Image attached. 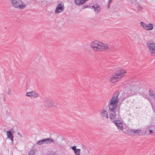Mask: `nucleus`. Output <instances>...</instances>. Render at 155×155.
Returning a JSON list of instances; mask_svg holds the SVG:
<instances>
[{
  "label": "nucleus",
  "mask_w": 155,
  "mask_h": 155,
  "mask_svg": "<svg viewBox=\"0 0 155 155\" xmlns=\"http://www.w3.org/2000/svg\"><path fill=\"white\" fill-rule=\"evenodd\" d=\"M54 143V141L51 138H48L41 140L38 141L37 144L38 145H41L44 144H48Z\"/></svg>",
  "instance_id": "7"
},
{
  "label": "nucleus",
  "mask_w": 155,
  "mask_h": 155,
  "mask_svg": "<svg viewBox=\"0 0 155 155\" xmlns=\"http://www.w3.org/2000/svg\"><path fill=\"white\" fill-rule=\"evenodd\" d=\"M76 146H74L71 147V149L74 151L75 155H80L81 149H76Z\"/></svg>",
  "instance_id": "15"
},
{
  "label": "nucleus",
  "mask_w": 155,
  "mask_h": 155,
  "mask_svg": "<svg viewBox=\"0 0 155 155\" xmlns=\"http://www.w3.org/2000/svg\"><path fill=\"white\" fill-rule=\"evenodd\" d=\"M119 80L115 73L110 77L109 80V81L111 83H115Z\"/></svg>",
  "instance_id": "12"
},
{
  "label": "nucleus",
  "mask_w": 155,
  "mask_h": 155,
  "mask_svg": "<svg viewBox=\"0 0 155 155\" xmlns=\"http://www.w3.org/2000/svg\"><path fill=\"white\" fill-rule=\"evenodd\" d=\"M119 94L118 92H117L111 97L108 103V107L110 112V118L111 120L119 117L120 109L117 107L119 101L118 97Z\"/></svg>",
  "instance_id": "1"
},
{
  "label": "nucleus",
  "mask_w": 155,
  "mask_h": 155,
  "mask_svg": "<svg viewBox=\"0 0 155 155\" xmlns=\"http://www.w3.org/2000/svg\"><path fill=\"white\" fill-rule=\"evenodd\" d=\"M7 94L8 95H12V90L11 89L8 88L7 92Z\"/></svg>",
  "instance_id": "24"
},
{
  "label": "nucleus",
  "mask_w": 155,
  "mask_h": 155,
  "mask_svg": "<svg viewBox=\"0 0 155 155\" xmlns=\"http://www.w3.org/2000/svg\"><path fill=\"white\" fill-rule=\"evenodd\" d=\"M91 48L95 51H101L109 49V46L106 44L97 40H95L90 44Z\"/></svg>",
  "instance_id": "2"
},
{
  "label": "nucleus",
  "mask_w": 155,
  "mask_h": 155,
  "mask_svg": "<svg viewBox=\"0 0 155 155\" xmlns=\"http://www.w3.org/2000/svg\"><path fill=\"white\" fill-rule=\"evenodd\" d=\"M115 73L118 77L119 80H120L123 77L127 75V72L125 69L121 68L116 71Z\"/></svg>",
  "instance_id": "4"
},
{
  "label": "nucleus",
  "mask_w": 155,
  "mask_h": 155,
  "mask_svg": "<svg viewBox=\"0 0 155 155\" xmlns=\"http://www.w3.org/2000/svg\"><path fill=\"white\" fill-rule=\"evenodd\" d=\"M132 3L134 5H136L137 4V2L136 0H127Z\"/></svg>",
  "instance_id": "23"
},
{
  "label": "nucleus",
  "mask_w": 155,
  "mask_h": 155,
  "mask_svg": "<svg viewBox=\"0 0 155 155\" xmlns=\"http://www.w3.org/2000/svg\"><path fill=\"white\" fill-rule=\"evenodd\" d=\"M92 8L94 9V11L97 13H98L101 10V8L97 4L94 5L92 6Z\"/></svg>",
  "instance_id": "16"
},
{
  "label": "nucleus",
  "mask_w": 155,
  "mask_h": 155,
  "mask_svg": "<svg viewBox=\"0 0 155 155\" xmlns=\"http://www.w3.org/2000/svg\"><path fill=\"white\" fill-rule=\"evenodd\" d=\"M36 150L35 149H32L28 152V155H36Z\"/></svg>",
  "instance_id": "22"
},
{
  "label": "nucleus",
  "mask_w": 155,
  "mask_h": 155,
  "mask_svg": "<svg viewBox=\"0 0 155 155\" xmlns=\"http://www.w3.org/2000/svg\"><path fill=\"white\" fill-rule=\"evenodd\" d=\"M149 95L155 100V94H154V92L151 90H150L149 91Z\"/></svg>",
  "instance_id": "21"
},
{
  "label": "nucleus",
  "mask_w": 155,
  "mask_h": 155,
  "mask_svg": "<svg viewBox=\"0 0 155 155\" xmlns=\"http://www.w3.org/2000/svg\"><path fill=\"white\" fill-rule=\"evenodd\" d=\"M140 24L144 29L147 31L151 30L153 28V25L151 23L146 24L143 22H141Z\"/></svg>",
  "instance_id": "8"
},
{
  "label": "nucleus",
  "mask_w": 155,
  "mask_h": 155,
  "mask_svg": "<svg viewBox=\"0 0 155 155\" xmlns=\"http://www.w3.org/2000/svg\"><path fill=\"white\" fill-rule=\"evenodd\" d=\"M64 9V6L63 3H60L58 4L55 10V13L58 14L63 12Z\"/></svg>",
  "instance_id": "10"
},
{
  "label": "nucleus",
  "mask_w": 155,
  "mask_h": 155,
  "mask_svg": "<svg viewBox=\"0 0 155 155\" xmlns=\"http://www.w3.org/2000/svg\"><path fill=\"white\" fill-rule=\"evenodd\" d=\"M137 91V87L134 85H131L129 89L128 90L127 94L129 96L134 95L135 94V92Z\"/></svg>",
  "instance_id": "11"
},
{
  "label": "nucleus",
  "mask_w": 155,
  "mask_h": 155,
  "mask_svg": "<svg viewBox=\"0 0 155 155\" xmlns=\"http://www.w3.org/2000/svg\"><path fill=\"white\" fill-rule=\"evenodd\" d=\"M88 0H75V3L78 5H80L85 3Z\"/></svg>",
  "instance_id": "17"
},
{
  "label": "nucleus",
  "mask_w": 155,
  "mask_h": 155,
  "mask_svg": "<svg viewBox=\"0 0 155 155\" xmlns=\"http://www.w3.org/2000/svg\"><path fill=\"white\" fill-rule=\"evenodd\" d=\"M113 121L114 122V123L117 126L118 130H123V124L121 121L120 120H115Z\"/></svg>",
  "instance_id": "13"
},
{
  "label": "nucleus",
  "mask_w": 155,
  "mask_h": 155,
  "mask_svg": "<svg viewBox=\"0 0 155 155\" xmlns=\"http://www.w3.org/2000/svg\"><path fill=\"white\" fill-rule=\"evenodd\" d=\"M112 0H109L108 3L107 5V8H108L110 7V5L111 3Z\"/></svg>",
  "instance_id": "25"
},
{
  "label": "nucleus",
  "mask_w": 155,
  "mask_h": 155,
  "mask_svg": "<svg viewBox=\"0 0 155 155\" xmlns=\"http://www.w3.org/2000/svg\"><path fill=\"white\" fill-rule=\"evenodd\" d=\"M143 96L144 97V98H145V97H146V96L145 95H144V94L143 95Z\"/></svg>",
  "instance_id": "30"
},
{
  "label": "nucleus",
  "mask_w": 155,
  "mask_h": 155,
  "mask_svg": "<svg viewBox=\"0 0 155 155\" xmlns=\"http://www.w3.org/2000/svg\"><path fill=\"white\" fill-rule=\"evenodd\" d=\"M100 117L104 120H107L109 117L107 108H103L101 110L100 112Z\"/></svg>",
  "instance_id": "6"
},
{
  "label": "nucleus",
  "mask_w": 155,
  "mask_h": 155,
  "mask_svg": "<svg viewBox=\"0 0 155 155\" xmlns=\"http://www.w3.org/2000/svg\"><path fill=\"white\" fill-rule=\"evenodd\" d=\"M43 101L45 106L46 107H48L50 102L51 101L48 98L45 97L43 99Z\"/></svg>",
  "instance_id": "18"
},
{
  "label": "nucleus",
  "mask_w": 155,
  "mask_h": 155,
  "mask_svg": "<svg viewBox=\"0 0 155 155\" xmlns=\"http://www.w3.org/2000/svg\"><path fill=\"white\" fill-rule=\"evenodd\" d=\"M50 155H58L56 153L54 152H52L50 153Z\"/></svg>",
  "instance_id": "27"
},
{
  "label": "nucleus",
  "mask_w": 155,
  "mask_h": 155,
  "mask_svg": "<svg viewBox=\"0 0 155 155\" xmlns=\"http://www.w3.org/2000/svg\"><path fill=\"white\" fill-rule=\"evenodd\" d=\"M26 95L31 98H36L39 96V94L35 91H31L27 92Z\"/></svg>",
  "instance_id": "9"
},
{
  "label": "nucleus",
  "mask_w": 155,
  "mask_h": 155,
  "mask_svg": "<svg viewBox=\"0 0 155 155\" xmlns=\"http://www.w3.org/2000/svg\"><path fill=\"white\" fill-rule=\"evenodd\" d=\"M147 46L151 54L155 56V43L151 41L147 42Z\"/></svg>",
  "instance_id": "5"
},
{
  "label": "nucleus",
  "mask_w": 155,
  "mask_h": 155,
  "mask_svg": "<svg viewBox=\"0 0 155 155\" xmlns=\"http://www.w3.org/2000/svg\"><path fill=\"white\" fill-rule=\"evenodd\" d=\"M58 105L57 103L54 101H51L49 104V107L51 106L56 107Z\"/></svg>",
  "instance_id": "20"
},
{
  "label": "nucleus",
  "mask_w": 155,
  "mask_h": 155,
  "mask_svg": "<svg viewBox=\"0 0 155 155\" xmlns=\"http://www.w3.org/2000/svg\"><path fill=\"white\" fill-rule=\"evenodd\" d=\"M12 6L16 8L22 9L25 7L26 5L23 3L21 0H11Z\"/></svg>",
  "instance_id": "3"
},
{
  "label": "nucleus",
  "mask_w": 155,
  "mask_h": 155,
  "mask_svg": "<svg viewBox=\"0 0 155 155\" xmlns=\"http://www.w3.org/2000/svg\"><path fill=\"white\" fill-rule=\"evenodd\" d=\"M149 131L150 134H152L153 133V131L152 130H150Z\"/></svg>",
  "instance_id": "29"
},
{
  "label": "nucleus",
  "mask_w": 155,
  "mask_h": 155,
  "mask_svg": "<svg viewBox=\"0 0 155 155\" xmlns=\"http://www.w3.org/2000/svg\"><path fill=\"white\" fill-rule=\"evenodd\" d=\"M138 10L139 11H140L142 10L143 8L140 6H139L137 7Z\"/></svg>",
  "instance_id": "26"
},
{
  "label": "nucleus",
  "mask_w": 155,
  "mask_h": 155,
  "mask_svg": "<svg viewBox=\"0 0 155 155\" xmlns=\"http://www.w3.org/2000/svg\"><path fill=\"white\" fill-rule=\"evenodd\" d=\"M130 131L131 133L135 134H137L140 133L141 132V130L139 129L135 130L133 129H130Z\"/></svg>",
  "instance_id": "19"
},
{
  "label": "nucleus",
  "mask_w": 155,
  "mask_h": 155,
  "mask_svg": "<svg viewBox=\"0 0 155 155\" xmlns=\"http://www.w3.org/2000/svg\"><path fill=\"white\" fill-rule=\"evenodd\" d=\"M6 135L7 138H9L11 140L12 142L13 143L14 136L11 132L9 131H7L6 132Z\"/></svg>",
  "instance_id": "14"
},
{
  "label": "nucleus",
  "mask_w": 155,
  "mask_h": 155,
  "mask_svg": "<svg viewBox=\"0 0 155 155\" xmlns=\"http://www.w3.org/2000/svg\"><path fill=\"white\" fill-rule=\"evenodd\" d=\"M18 135L20 137H22V134H21L20 133H18Z\"/></svg>",
  "instance_id": "28"
}]
</instances>
